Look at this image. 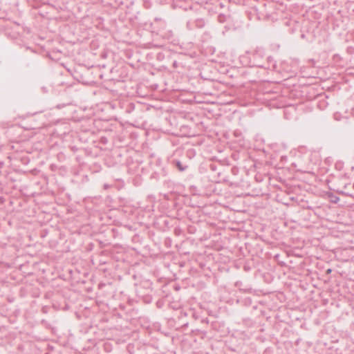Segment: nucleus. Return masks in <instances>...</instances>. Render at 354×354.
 Returning <instances> with one entry per match:
<instances>
[{
	"mask_svg": "<svg viewBox=\"0 0 354 354\" xmlns=\"http://www.w3.org/2000/svg\"><path fill=\"white\" fill-rule=\"evenodd\" d=\"M222 17H223V15H219V16H218V19H221V18H222Z\"/></svg>",
	"mask_w": 354,
	"mask_h": 354,
	"instance_id": "obj_4",
	"label": "nucleus"
},
{
	"mask_svg": "<svg viewBox=\"0 0 354 354\" xmlns=\"http://www.w3.org/2000/svg\"><path fill=\"white\" fill-rule=\"evenodd\" d=\"M267 64L258 65L260 68H268V69H275L276 68V62L274 61L273 58L271 57H268Z\"/></svg>",
	"mask_w": 354,
	"mask_h": 354,
	"instance_id": "obj_2",
	"label": "nucleus"
},
{
	"mask_svg": "<svg viewBox=\"0 0 354 354\" xmlns=\"http://www.w3.org/2000/svg\"><path fill=\"white\" fill-rule=\"evenodd\" d=\"M176 165L177 168L181 171H185L187 167V166L186 165H183V164L180 161H176Z\"/></svg>",
	"mask_w": 354,
	"mask_h": 354,
	"instance_id": "obj_3",
	"label": "nucleus"
},
{
	"mask_svg": "<svg viewBox=\"0 0 354 354\" xmlns=\"http://www.w3.org/2000/svg\"><path fill=\"white\" fill-rule=\"evenodd\" d=\"M205 25V21L203 19H196L194 21H189L187 23V26L189 30H193L194 28H203Z\"/></svg>",
	"mask_w": 354,
	"mask_h": 354,
	"instance_id": "obj_1",
	"label": "nucleus"
}]
</instances>
